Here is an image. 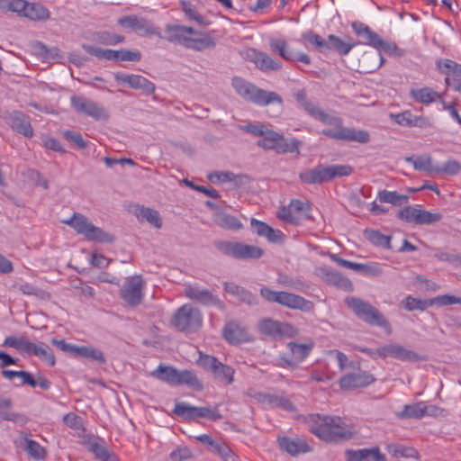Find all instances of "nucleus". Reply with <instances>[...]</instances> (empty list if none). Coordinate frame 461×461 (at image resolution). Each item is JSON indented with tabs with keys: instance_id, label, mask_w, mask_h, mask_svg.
Segmentation results:
<instances>
[{
	"instance_id": "f257e3e1",
	"label": "nucleus",
	"mask_w": 461,
	"mask_h": 461,
	"mask_svg": "<svg viewBox=\"0 0 461 461\" xmlns=\"http://www.w3.org/2000/svg\"><path fill=\"white\" fill-rule=\"evenodd\" d=\"M304 107L312 117L324 124L334 127L332 129H323L321 131L323 135L338 140L356 141L358 143L369 141L370 136L367 131L344 127L340 117L329 114L312 103H306Z\"/></svg>"
},
{
	"instance_id": "f03ea898",
	"label": "nucleus",
	"mask_w": 461,
	"mask_h": 461,
	"mask_svg": "<svg viewBox=\"0 0 461 461\" xmlns=\"http://www.w3.org/2000/svg\"><path fill=\"white\" fill-rule=\"evenodd\" d=\"M309 427L311 432L323 441L348 439L356 433L351 425L338 416L311 415Z\"/></svg>"
},
{
	"instance_id": "7ed1b4c3",
	"label": "nucleus",
	"mask_w": 461,
	"mask_h": 461,
	"mask_svg": "<svg viewBox=\"0 0 461 461\" xmlns=\"http://www.w3.org/2000/svg\"><path fill=\"white\" fill-rule=\"evenodd\" d=\"M168 32L180 44L197 51L211 50L216 45L214 38L210 33L196 31L190 26L172 25Z\"/></svg>"
},
{
	"instance_id": "20e7f679",
	"label": "nucleus",
	"mask_w": 461,
	"mask_h": 461,
	"mask_svg": "<svg viewBox=\"0 0 461 461\" xmlns=\"http://www.w3.org/2000/svg\"><path fill=\"white\" fill-rule=\"evenodd\" d=\"M303 39L314 46L320 52H326L328 50H334L340 56H347L358 42L353 41L349 37L340 38L334 34H330L327 40L313 32H307L303 33Z\"/></svg>"
},
{
	"instance_id": "39448f33",
	"label": "nucleus",
	"mask_w": 461,
	"mask_h": 461,
	"mask_svg": "<svg viewBox=\"0 0 461 461\" xmlns=\"http://www.w3.org/2000/svg\"><path fill=\"white\" fill-rule=\"evenodd\" d=\"M232 86L240 96L258 105L264 106L273 103L282 104V98L276 93L258 89L240 77L232 79Z\"/></svg>"
},
{
	"instance_id": "423d86ee",
	"label": "nucleus",
	"mask_w": 461,
	"mask_h": 461,
	"mask_svg": "<svg viewBox=\"0 0 461 461\" xmlns=\"http://www.w3.org/2000/svg\"><path fill=\"white\" fill-rule=\"evenodd\" d=\"M75 231L83 235L86 240L96 242H112L113 238L101 228L95 226L91 221L83 214L74 213L72 217L62 221Z\"/></svg>"
},
{
	"instance_id": "0eeeda50",
	"label": "nucleus",
	"mask_w": 461,
	"mask_h": 461,
	"mask_svg": "<svg viewBox=\"0 0 461 461\" xmlns=\"http://www.w3.org/2000/svg\"><path fill=\"white\" fill-rule=\"evenodd\" d=\"M151 375L170 384V385H188L192 388L201 389L202 384L195 374L190 370L179 371L173 366H164L159 365Z\"/></svg>"
},
{
	"instance_id": "6e6552de",
	"label": "nucleus",
	"mask_w": 461,
	"mask_h": 461,
	"mask_svg": "<svg viewBox=\"0 0 461 461\" xmlns=\"http://www.w3.org/2000/svg\"><path fill=\"white\" fill-rule=\"evenodd\" d=\"M345 303L359 319L369 324L384 328L388 334L392 332L391 325L384 316L368 303L354 297L346 298Z\"/></svg>"
},
{
	"instance_id": "1a4fd4ad",
	"label": "nucleus",
	"mask_w": 461,
	"mask_h": 461,
	"mask_svg": "<svg viewBox=\"0 0 461 461\" xmlns=\"http://www.w3.org/2000/svg\"><path fill=\"white\" fill-rule=\"evenodd\" d=\"M260 294L267 301L279 303L290 309L303 312H310L313 309L312 302L292 293L283 291L276 292L264 287L260 290Z\"/></svg>"
},
{
	"instance_id": "9d476101",
	"label": "nucleus",
	"mask_w": 461,
	"mask_h": 461,
	"mask_svg": "<svg viewBox=\"0 0 461 461\" xmlns=\"http://www.w3.org/2000/svg\"><path fill=\"white\" fill-rule=\"evenodd\" d=\"M171 324L181 331H195L203 325L202 312L191 304H184L173 315Z\"/></svg>"
},
{
	"instance_id": "9b49d317",
	"label": "nucleus",
	"mask_w": 461,
	"mask_h": 461,
	"mask_svg": "<svg viewBox=\"0 0 461 461\" xmlns=\"http://www.w3.org/2000/svg\"><path fill=\"white\" fill-rule=\"evenodd\" d=\"M262 137L263 138L258 141V145L266 149H275L278 153H293L299 151V141L295 139L287 142L282 134L268 130L267 128Z\"/></svg>"
},
{
	"instance_id": "f8f14e48",
	"label": "nucleus",
	"mask_w": 461,
	"mask_h": 461,
	"mask_svg": "<svg viewBox=\"0 0 461 461\" xmlns=\"http://www.w3.org/2000/svg\"><path fill=\"white\" fill-rule=\"evenodd\" d=\"M83 49L92 56L99 59L114 61H139L141 58L138 50H113L84 44Z\"/></svg>"
},
{
	"instance_id": "ddd939ff",
	"label": "nucleus",
	"mask_w": 461,
	"mask_h": 461,
	"mask_svg": "<svg viewBox=\"0 0 461 461\" xmlns=\"http://www.w3.org/2000/svg\"><path fill=\"white\" fill-rule=\"evenodd\" d=\"M219 249L225 255L238 259H256L263 255V250L257 246L240 242L223 241Z\"/></svg>"
},
{
	"instance_id": "4468645a",
	"label": "nucleus",
	"mask_w": 461,
	"mask_h": 461,
	"mask_svg": "<svg viewBox=\"0 0 461 461\" xmlns=\"http://www.w3.org/2000/svg\"><path fill=\"white\" fill-rule=\"evenodd\" d=\"M52 343L60 350L68 353L74 357H83L95 360L99 363H104L105 361L103 352L94 347L78 346L76 344L68 343L64 339H53Z\"/></svg>"
},
{
	"instance_id": "2eb2a0df",
	"label": "nucleus",
	"mask_w": 461,
	"mask_h": 461,
	"mask_svg": "<svg viewBox=\"0 0 461 461\" xmlns=\"http://www.w3.org/2000/svg\"><path fill=\"white\" fill-rule=\"evenodd\" d=\"M373 358L377 357L382 358L393 357L401 361L417 362L420 360V356L413 350H411L398 343H391L378 348L375 351L370 353Z\"/></svg>"
},
{
	"instance_id": "dca6fc26",
	"label": "nucleus",
	"mask_w": 461,
	"mask_h": 461,
	"mask_svg": "<svg viewBox=\"0 0 461 461\" xmlns=\"http://www.w3.org/2000/svg\"><path fill=\"white\" fill-rule=\"evenodd\" d=\"M70 104L77 113L89 116L95 121L108 119V113L105 109L89 98L72 95L70 97Z\"/></svg>"
},
{
	"instance_id": "f3484780",
	"label": "nucleus",
	"mask_w": 461,
	"mask_h": 461,
	"mask_svg": "<svg viewBox=\"0 0 461 461\" xmlns=\"http://www.w3.org/2000/svg\"><path fill=\"white\" fill-rule=\"evenodd\" d=\"M398 217L406 222L417 225L430 224L437 222L441 219V215L439 213H432L429 211L414 206H406L402 208L399 212Z\"/></svg>"
},
{
	"instance_id": "a211bd4d",
	"label": "nucleus",
	"mask_w": 461,
	"mask_h": 461,
	"mask_svg": "<svg viewBox=\"0 0 461 461\" xmlns=\"http://www.w3.org/2000/svg\"><path fill=\"white\" fill-rule=\"evenodd\" d=\"M258 329L261 333L273 338L292 337L296 334V329L293 325L271 319L262 320L258 323Z\"/></svg>"
},
{
	"instance_id": "6ab92c4d",
	"label": "nucleus",
	"mask_w": 461,
	"mask_h": 461,
	"mask_svg": "<svg viewBox=\"0 0 461 461\" xmlns=\"http://www.w3.org/2000/svg\"><path fill=\"white\" fill-rule=\"evenodd\" d=\"M142 283V279L137 276L127 278L121 290V296L126 303L135 306L140 303L143 297Z\"/></svg>"
},
{
	"instance_id": "aec40b11",
	"label": "nucleus",
	"mask_w": 461,
	"mask_h": 461,
	"mask_svg": "<svg viewBox=\"0 0 461 461\" xmlns=\"http://www.w3.org/2000/svg\"><path fill=\"white\" fill-rule=\"evenodd\" d=\"M118 24L143 36L155 33L152 23L149 20L137 15L122 16L118 19Z\"/></svg>"
},
{
	"instance_id": "412c9836",
	"label": "nucleus",
	"mask_w": 461,
	"mask_h": 461,
	"mask_svg": "<svg viewBox=\"0 0 461 461\" xmlns=\"http://www.w3.org/2000/svg\"><path fill=\"white\" fill-rule=\"evenodd\" d=\"M310 210L307 203L298 199H292L287 206H282L277 212V217L286 222L296 223L302 213Z\"/></svg>"
},
{
	"instance_id": "4be33fe9",
	"label": "nucleus",
	"mask_w": 461,
	"mask_h": 461,
	"mask_svg": "<svg viewBox=\"0 0 461 461\" xmlns=\"http://www.w3.org/2000/svg\"><path fill=\"white\" fill-rule=\"evenodd\" d=\"M375 382L374 376L365 371L347 374L339 380V385L344 390L357 389L367 386Z\"/></svg>"
},
{
	"instance_id": "5701e85b",
	"label": "nucleus",
	"mask_w": 461,
	"mask_h": 461,
	"mask_svg": "<svg viewBox=\"0 0 461 461\" xmlns=\"http://www.w3.org/2000/svg\"><path fill=\"white\" fill-rule=\"evenodd\" d=\"M438 408L434 405H427L424 402L404 405L403 410L397 413L400 419H420L426 415H436Z\"/></svg>"
},
{
	"instance_id": "b1692460",
	"label": "nucleus",
	"mask_w": 461,
	"mask_h": 461,
	"mask_svg": "<svg viewBox=\"0 0 461 461\" xmlns=\"http://www.w3.org/2000/svg\"><path fill=\"white\" fill-rule=\"evenodd\" d=\"M277 442L282 450L294 456L311 451L307 442L301 438L279 437Z\"/></svg>"
},
{
	"instance_id": "393cba45",
	"label": "nucleus",
	"mask_w": 461,
	"mask_h": 461,
	"mask_svg": "<svg viewBox=\"0 0 461 461\" xmlns=\"http://www.w3.org/2000/svg\"><path fill=\"white\" fill-rule=\"evenodd\" d=\"M186 297L203 305H218L220 301L211 291L198 285H187L185 290Z\"/></svg>"
},
{
	"instance_id": "a878e982",
	"label": "nucleus",
	"mask_w": 461,
	"mask_h": 461,
	"mask_svg": "<svg viewBox=\"0 0 461 461\" xmlns=\"http://www.w3.org/2000/svg\"><path fill=\"white\" fill-rule=\"evenodd\" d=\"M346 456L347 461H386L385 456L380 452L378 447L348 450Z\"/></svg>"
},
{
	"instance_id": "bb28decb",
	"label": "nucleus",
	"mask_w": 461,
	"mask_h": 461,
	"mask_svg": "<svg viewBox=\"0 0 461 461\" xmlns=\"http://www.w3.org/2000/svg\"><path fill=\"white\" fill-rule=\"evenodd\" d=\"M115 80L119 83L127 84L129 86L136 89H143L147 92H153L154 85L140 75H128L119 73L115 75Z\"/></svg>"
},
{
	"instance_id": "cd10ccee",
	"label": "nucleus",
	"mask_w": 461,
	"mask_h": 461,
	"mask_svg": "<svg viewBox=\"0 0 461 461\" xmlns=\"http://www.w3.org/2000/svg\"><path fill=\"white\" fill-rule=\"evenodd\" d=\"M443 94L438 93L430 87L424 86L411 89V97L417 103L429 105L435 102H439Z\"/></svg>"
},
{
	"instance_id": "c85d7f7f",
	"label": "nucleus",
	"mask_w": 461,
	"mask_h": 461,
	"mask_svg": "<svg viewBox=\"0 0 461 461\" xmlns=\"http://www.w3.org/2000/svg\"><path fill=\"white\" fill-rule=\"evenodd\" d=\"M353 32L363 39L362 41H357L359 44L368 45L374 48L375 44L380 38V36L372 31L369 26L361 22H353L351 23Z\"/></svg>"
},
{
	"instance_id": "c756f323",
	"label": "nucleus",
	"mask_w": 461,
	"mask_h": 461,
	"mask_svg": "<svg viewBox=\"0 0 461 461\" xmlns=\"http://www.w3.org/2000/svg\"><path fill=\"white\" fill-rule=\"evenodd\" d=\"M269 48L273 53H277L282 59L287 61L294 60L295 53L285 39H269Z\"/></svg>"
},
{
	"instance_id": "7c9ffc66",
	"label": "nucleus",
	"mask_w": 461,
	"mask_h": 461,
	"mask_svg": "<svg viewBox=\"0 0 461 461\" xmlns=\"http://www.w3.org/2000/svg\"><path fill=\"white\" fill-rule=\"evenodd\" d=\"M300 179L306 184L329 182L326 166L319 165L314 168L300 173Z\"/></svg>"
},
{
	"instance_id": "2f4dec72",
	"label": "nucleus",
	"mask_w": 461,
	"mask_h": 461,
	"mask_svg": "<svg viewBox=\"0 0 461 461\" xmlns=\"http://www.w3.org/2000/svg\"><path fill=\"white\" fill-rule=\"evenodd\" d=\"M251 52V59L260 70L268 71L281 69V63L276 61L267 54L255 50H252Z\"/></svg>"
},
{
	"instance_id": "473e14b6",
	"label": "nucleus",
	"mask_w": 461,
	"mask_h": 461,
	"mask_svg": "<svg viewBox=\"0 0 461 461\" xmlns=\"http://www.w3.org/2000/svg\"><path fill=\"white\" fill-rule=\"evenodd\" d=\"M12 128L24 135L25 137H32L33 131L28 118L20 112H14L10 118Z\"/></svg>"
},
{
	"instance_id": "72a5a7b5",
	"label": "nucleus",
	"mask_w": 461,
	"mask_h": 461,
	"mask_svg": "<svg viewBox=\"0 0 461 461\" xmlns=\"http://www.w3.org/2000/svg\"><path fill=\"white\" fill-rule=\"evenodd\" d=\"M225 291L237 297L240 301L246 303L249 305L257 303L256 296L250 292L245 290L243 287L236 285L235 283L226 282L224 284Z\"/></svg>"
},
{
	"instance_id": "f704fd0d",
	"label": "nucleus",
	"mask_w": 461,
	"mask_h": 461,
	"mask_svg": "<svg viewBox=\"0 0 461 461\" xmlns=\"http://www.w3.org/2000/svg\"><path fill=\"white\" fill-rule=\"evenodd\" d=\"M21 446L29 456L35 460H43L46 456L45 448L40 445L37 441L24 437L20 440Z\"/></svg>"
},
{
	"instance_id": "c9c22d12",
	"label": "nucleus",
	"mask_w": 461,
	"mask_h": 461,
	"mask_svg": "<svg viewBox=\"0 0 461 461\" xmlns=\"http://www.w3.org/2000/svg\"><path fill=\"white\" fill-rule=\"evenodd\" d=\"M29 355H34L45 361L49 366H53L56 363L55 357L49 346L42 342H31Z\"/></svg>"
},
{
	"instance_id": "e433bc0d",
	"label": "nucleus",
	"mask_w": 461,
	"mask_h": 461,
	"mask_svg": "<svg viewBox=\"0 0 461 461\" xmlns=\"http://www.w3.org/2000/svg\"><path fill=\"white\" fill-rule=\"evenodd\" d=\"M23 16L32 21H46L50 18V12L41 4L27 2Z\"/></svg>"
},
{
	"instance_id": "4c0bfd02",
	"label": "nucleus",
	"mask_w": 461,
	"mask_h": 461,
	"mask_svg": "<svg viewBox=\"0 0 461 461\" xmlns=\"http://www.w3.org/2000/svg\"><path fill=\"white\" fill-rule=\"evenodd\" d=\"M181 8L187 21L194 22L197 24L203 26L210 24V22L198 12L197 8L192 3L188 1H181Z\"/></svg>"
},
{
	"instance_id": "58836bf2",
	"label": "nucleus",
	"mask_w": 461,
	"mask_h": 461,
	"mask_svg": "<svg viewBox=\"0 0 461 461\" xmlns=\"http://www.w3.org/2000/svg\"><path fill=\"white\" fill-rule=\"evenodd\" d=\"M223 335L224 338L231 344H238L248 340L244 330L233 321L225 325Z\"/></svg>"
},
{
	"instance_id": "ea45409f",
	"label": "nucleus",
	"mask_w": 461,
	"mask_h": 461,
	"mask_svg": "<svg viewBox=\"0 0 461 461\" xmlns=\"http://www.w3.org/2000/svg\"><path fill=\"white\" fill-rule=\"evenodd\" d=\"M258 402L270 407H280L284 410H293V404L284 397L276 396L269 393H259L257 396Z\"/></svg>"
},
{
	"instance_id": "a19ab883",
	"label": "nucleus",
	"mask_w": 461,
	"mask_h": 461,
	"mask_svg": "<svg viewBox=\"0 0 461 461\" xmlns=\"http://www.w3.org/2000/svg\"><path fill=\"white\" fill-rule=\"evenodd\" d=\"M136 216L140 221H146L157 229H160L162 226L159 213L154 209L140 207L137 209Z\"/></svg>"
},
{
	"instance_id": "79ce46f5",
	"label": "nucleus",
	"mask_w": 461,
	"mask_h": 461,
	"mask_svg": "<svg viewBox=\"0 0 461 461\" xmlns=\"http://www.w3.org/2000/svg\"><path fill=\"white\" fill-rule=\"evenodd\" d=\"M312 343L303 344L296 342H289L287 344V348L292 354V357L296 362H302L303 360H304L312 351Z\"/></svg>"
},
{
	"instance_id": "37998d69",
	"label": "nucleus",
	"mask_w": 461,
	"mask_h": 461,
	"mask_svg": "<svg viewBox=\"0 0 461 461\" xmlns=\"http://www.w3.org/2000/svg\"><path fill=\"white\" fill-rule=\"evenodd\" d=\"M406 160L412 164L414 168L417 170H423L429 173L439 172V169L432 165L431 158L428 155L414 156L407 158Z\"/></svg>"
},
{
	"instance_id": "c03bdc74",
	"label": "nucleus",
	"mask_w": 461,
	"mask_h": 461,
	"mask_svg": "<svg viewBox=\"0 0 461 461\" xmlns=\"http://www.w3.org/2000/svg\"><path fill=\"white\" fill-rule=\"evenodd\" d=\"M215 222L220 227L231 230H239L242 228V223L235 216L225 212L218 213Z\"/></svg>"
},
{
	"instance_id": "a18cd8bd",
	"label": "nucleus",
	"mask_w": 461,
	"mask_h": 461,
	"mask_svg": "<svg viewBox=\"0 0 461 461\" xmlns=\"http://www.w3.org/2000/svg\"><path fill=\"white\" fill-rule=\"evenodd\" d=\"M4 347L14 348L21 353L27 354L30 350L31 341L23 337H6L3 342Z\"/></svg>"
},
{
	"instance_id": "49530a36",
	"label": "nucleus",
	"mask_w": 461,
	"mask_h": 461,
	"mask_svg": "<svg viewBox=\"0 0 461 461\" xmlns=\"http://www.w3.org/2000/svg\"><path fill=\"white\" fill-rule=\"evenodd\" d=\"M198 418H205L211 420H217L221 418V415L219 413V411L216 407L212 408L210 406H194L192 420Z\"/></svg>"
},
{
	"instance_id": "de8ad7c7",
	"label": "nucleus",
	"mask_w": 461,
	"mask_h": 461,
	"mask_svg": "<svg viewBox=\"0 0 461 461\" xmlns=\"http://www.w3.org/2000/svg\"><path fill=\"white\" fill-rule=\"evenodd\" d=\"M374 49L377 50H384L386 54L395 57H402L404 50L398 48L394 42L384 41L381 37L375 44Z\"/></svg>"
},
{
	"instance_id": "09e8293b",
	"label": "nucleus",
	"mask_w": 461,
	"mask_h": 461,
	"mask_svg": "<svg viewBox=\"0 0 461 461\" xmlns=\"http://www.w3.org/2000/svg\"><path fill=\"white\" fill-rule=\"evenodd\" d=\"M378 198L381 203H391L393 205H401L403 202H407L408 196L401 195L395 191L383 190L379 192Z\"/></svg>"
},
{
	"instance_id": "8fccbe9b",
	"label": "nucleus",
	"mask_w": 461,
	"mask_h": 461,
	"mask_svg": "<svg viewBox=\"0 0 461 461\" xmlns=\"http://www.w3.org/2000/svg\"><path fill=\"white\" fill-rule=\"evenodd\" d=\"M329 181L336 177L348 176L352 174L353 167L349 165H330L326 166Z\"/></svg>"
},
{
	"instance_id": "3c124183",
	"label": "nucleus",
	"mask_w": 461,
	"mask_h": 461,
	"mask_svg": "<svg viewBox=\"0 0 461 461\" xmlns=\"http://www.w3.org/2000/svg\"><path fill=\"white\" fill-rule=\"evenodd\" d=\"M27 1L25 0H0V9L17 13L23 16Z\"/></svg>"
},
{
	"instance_id": "603ef678",
	"label": "nucleus",
	"mask_w": 461,
	"mask_h": 461,
	"mask_svg": "<svg viewBox=\"0 0 461 461\" xmlns=\"http://www.w3.org/2000/svg\"><path fill=\"white\" fill-rule=\"evenodd\" d=\"M90 450L101 461H118L116 456L109 452L103 444L98 442L91 443Z\"/></svg>"
},
{
	"instance_id": "864d4df0",
	"label": "nucleus",
	"mask_w": 461,
	"mask_h": 461,
	"mask_svg": "<svg viewBox=\"0 0 461 461\" xmlns=\"http://www.w3.org/2000/svg\"><path fill=\"white\" fill-rule=\"evenodd\" d=\"M234 369L225 365L221 362H219L217 368L213 370L212 374L219 378L220 380L226 381L228 384H232L234 381Z\"/></svg>"
},
{
	"instance_id": "5fc2aeb1",
	"label": "nucleus",
	"mask_w": 461,
	"mask_h": 461,
	"mask_svg": "<svg viewBox=\"0 0 461 461\" xmlns=\"http://www.w3.org/2000/svg\"><path fill=\"white\" fill-rule=\"evenodd\" d=\"M402 304L404 308L408 311L420 310L424 311L428 307L430 306L429 299V300H421L411 295H408L402 301Z\"/></svg>"
},
{
	"instance_id": "6e6d98bb",
	"label": "nucleus",
	"mask_w": 461,
	"mask_h": 461,
	"mask_svg": "<svg viewBox=\"0 0 461 461\" xmlns=\"http://www.w3.org/2000/svg\"><path fill=\"white\" fill-rule=\"evenodd\" d=\"M438 68L447 75V77H456L461 72V65L450 59L438 60L437 62Z\"/></svg>"
},
{
	"instance_id": "4d7b16f0",
	"label": "nucleus",
	"mask_w": 461,
	"mask_h": 461,
	"mask_svg": "<svg viewBox=\"0 0 461 461\" xmlns=\"http://www.w3.org/2000/svg\"><path fill=\"white\" fill-rule=\"evenodd\" d=\"M36 50L39 55H41L43 60L45 61L56 60L62 57L60 50L58 48L54 47L48 49L42 43H38L36 46Z\"/></svg>"
},
{
	"instance_id": "13d9d810",
	"label": "nucleus",
	"mask_w": 461,
	"mask_h": 461,
	"mask_svg": "<svg viewBox=\"0 0 461 461\" xmlns=\"http://www.w3.org/2000/svg\"><path fill=\"white\" fill-rule=\"evenodd\" d=\"M194 406L185 402H176L173 410V412L185 419L192 420Z\"/></svg>"
},
{
	"instance_id": "bf43d9fd",
	"label": "nucleus",
	"mask_w": 461,
	"mask_h": 461,
	"mask_svg": "<svg viewBox=\"0 0 461 461\" xmlns=\"http://www.w3.org/2000/svg\"><path fill=\"white\" fill-rule=\"evenodd\" d=\"M219 360L210 355H205L200 352L199 358L197 359L198 365L206 371L213 372L217 368Z\"/></svg>"
},
{
	"instance_id": "052dcab7",
	"label": "nucleus",
	"mask_w": 461,
	"mask_h": 461,
	"mask_svg": "<svg viewBox=\"0 0 461 461\" xmlns=\"http://www.w3.org/2000/svg\"><path fill=\"white\" fill-rule=\"evenodd\" d=\"M430 306L436 304L438 306H447L456 303H461V297H456L450 294H443L429 299Z\"/></svg>"
},
{
	"instance_id": "680f3d73",
	"label": "nucleus",
	"mask_w": 461,
	"mask_h": 461,
	"mask_svg": "<svg viewBox=\"0 0 461 461\" xmlns=\"http://www.w3.org/2000/svg\"><path fill=\"white\" fill-rule=\"evenodd\" d=\"M62 135L71 144L77 146L79 149H86L87 147V141L83 139L79 132L73 131H64Z\"/></svg>"
},
{
	"instance_id": "e2e57ef3",
	"label": "nucleus",
	"mask_w": 461,
	"mask_h": 461,
	"mask_svg": "<svg viewBox=\"0 0 461 461\" xmlns=\"http://www.w3.org/2000/svg\"><path fill=\"white\" fill-rule=\"evenodd\" d=\"M213 451L219 455L224 461H236L237 456L230 449V447L224 444L215 442L212 446Z\"/></svg>"
},
{
	"instance_id": "0e129e2a",
	"label": "nucleus",
	"mask_w": 461,
	"mask_h": 461,
	"mask_svg": "<svg viewBox=\"0 0 461 461\" xmlns=\"http://www.w3.org/2000/svg\"><path fill=\"white\" fill-rule=\"evenodd\" d=\"M368 240L375 245L382 246L384 248H390V238L383 235L377 230H371L367 233Z\"/></svg>"
},
{
	"instance_id": "69168bd1",
	"label": "nucleus",
	"mask_w": 461,
	"mask_h": 461,
	"mask_svg": "<svg viewBox=\"0 0 461 461\" xmlns=\"http://www.w3.org/2000/svg\"><path fill=\"white\" fill-rule=\"evenodd\" d=\"M439 104H441V110L447 111L450 117L456 121L458 124L461 125V116L459 115L456 104L454 102L447 103L443 99V95L441 96L439 100Z\"/></svg>"
},
{
	"instance_id": "338daca9",
	"label": "nucleus",
	"mask_w": 461,
	"mask_h": 461,
	"mask_svg": "<svg viewBox=\"0 0 461 461\" xmlns=\"http://www.w3.org/2000/svg\"><path fill=\"white\" fill-rule=\"evenodd\" d=\"M315 273L318 276L322 278L327 283H330L335 276L337 270L333 269L329 266H320L316 267Z\"/></svg>"
},
{
	"instance_id": "774afa93",
	"label": "nucleus",
	"mask_w": 461,
	"mask_h": 461,
	"mask_svg": "<svg viewBox=\"0 0 461 461\" xmlns=\"http://www.w3.org/2000/svg\"><path fill=\"white\" fill-rule=\"evenodd\" d=\"M192 457V453L187 447H179L170 454L171 461H185Z\"/></svg>"
}]
</instances>
